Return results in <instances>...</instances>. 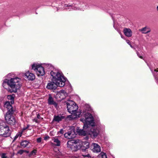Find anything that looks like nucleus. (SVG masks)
<instances>
[{
	"label": "nucleus",
	"instance_id": "37",
	"mask_svg": "<svg viewBox=\"0 0 158 158\" xmlns=\"http://www.w3.org/2000/svg\"><path fill=\"white\" fill-rule=\"evenodd\" d=\"M19 136L16 135L15 137L14 140H15Z\"/></svg>",
	"mask_w": 158,
	"mask_h": 158
},
{
	"label": "nucleus",
	"instance_id": "41",
	"mask_svg": "<svg viewBox=\"0 0 158 158\" xmlns=\"http://www.w3.org/2000/svg\"><path fill=\"white\" fill-rule=\"evenodd\" d=\"M129 45H130V47L132 48H133V46L131 45V44H129Z\"/></svg>",
	"mask_w": 158,
	"mask_h": 158
},
{
	"label": "nucleus",
	"instance_id": "5",
	"mask_svg": "<svg viewBox=\"0 0 158 158\" xmlns=\"http://www.w3.org/2000/svg\"><path fill=\"white\" fill-rule=\"evenodd\" d=\"M67 109L68 112L77 117V111L78 109V106L72 101H69L66 103Z\"/></svg>",
	"mask_w": 158,
	"mask_h": 158
},
{
	"label": "nucleus",
	"instance_id": "8",
	"mask_svg": "<svg viewBox=\"0 0 158 158\" xmlns=\"http://www.w3.org/2000/svg\"><path fill=\"white\" fill-rule=\"evenodd\" d=\"M81 142V141L79 140H70L68 141L67 146L68 148H70L72 150L74 151L76 150L78 145V143Z\"/></svg>",
	"mask_w": 158,
	"mask_h": 158
},
{
	"label": "nucleus",
	"instance_id": "2",
	"mask_svg": "<svg viewBox=\"0 0 158 158\" xmlns=\"http://www.w3.org/2000/svg\"><path fill=\"white\" fill-rule=\"evenodd\" d=\"M4 107L7 109V112L5 115V118L6 122L11 125H14L16 122L14 117L12 115L14 110L12 106L9 102H6L4 104Z\"/></svg>",
	"mask_w": 158,
	"mask_h": 158
},
{
	"label": "nucleus",
	"instance_id": "47",
	"mask_svg": "<svg viewBox=\"0 0 158 158\" xmlns=\"http://www.w3.org/2000/svg\"><path fill=\"white\" fill-rule=\"evenodd\" d=\"M156 72H158V71H156Z\"/></svg>",
	"mask_w": 158,
	"mask_h": 158
},
{
	"label": "nucleus",
	"instance_id": "9",
	"mask_svg": "<svg viewBox=\"0 0 158 158\" xmlns=\"http://www.w3.org/2000/svg\"><path fill=\"white\" fill-rule=\"evenodd\" d=\"M90 130V131H88V135H90L91 136L96 137L98 135L99 131L98 129L96 128L94 126L90 127L89 129H87V130Z\"/></svg>",
	"mask_w": 158,
	"mask_h": 158
},
{
	"label": "nucleus",
	"instance_id": "16",
	"mask_svg": "<svg viewBox=\"0 0 158 158\" xmlns=\"http://www.w3.org/2000/svg\"><path fill=\"white\" fill-rule=\"evenodd\" d=\"M87 129H78L77 130V132L79 134V135H81L85 136L86 135H88V131H85V130Z\"/></svg>",
	"mask_w": 158,
	"mask_h": 158
},
{
	"label": "nucleus",
	"instance_id": "1",
	"mask_svg": "<svg viewBox=\"0 0 158 158\" xmlns=\"http://www.w3.org/2000/svg\"><path fill=\"white\" fill-rule=\"evenodd\" d=\"M50 73L51 81L50 82V89H55L58 86L62 87L65 85V79L62 74L57 71L50 64Z\"/></svg>",
	"mask_w": 158,
	"mask_h": 158
},
{
	"label": "nucleus",
	"instance_id": "15",
	"mask_svg": "<svg viewBox=\"0 0 158 158\" xmlns=\"http://www.w3.org/2000/svg\"><path fill=\"white\" fill-rule=\"evenodd\" d=\"M125 35L127 37H130L132 35V32L129 28H125L123 30Z\"/></svg>",
	"mask_w": 158,
	"mask_h": 158
},
{
	"label": "nucleus",
	"instance_id": "28",
	"mask_svg": "<svg viewBox=\"0 0 158 158\" xmlns=\"http://www.w3.org/2000/svg\"><path fill=\"white\" fill-rule=\"evenodd\" d=\"M8 80L7 79H6V80L5 81H4L3 82V83H2V86L4 88H5V84H6L7 83V82H6V81H7L6 80Z\"/></svg>",
	"mask_w": 158,
	"mask_h": 158
},
{
	"label": "nucleus",
	"instance_id": "21",
	"mask_svg": "<svg viewBox=\"0 0 158 158\" xmlns=\"http://www.w3.org/2000/svg\"><path fill=\"white\" fill-rule=\"evenodd\" d=\"M50 105L52 104L56 108L57 106V104L54 102L53 101L52 98V97L50 96Z\"/></svg>",
	"mask_w": 158,
	"mask_h": 158
},
{
	"label": "nucleus",
	"instance_id": "42",
	"mask_svg": "<svg viewBox=\"0 0 158 158\" xmlns=\"http://www.w3.org/2000/svg\"><path fill=\"white\" fill-rule=\"evenodd\" d=\"M25 152H26L27 153H28L29 152H28V151H27L25 150Z\"/></svg>",
	"mask_w": 158,
	"mask_h": 158
},
{
	"label": "nucleus",
	"instance_id": "33",
	"mask_svg": "<svg viewBox=\"0 0 158 158\" xmlns=\"http://www.w3.org/2000/svg\"><path fill=\"white\" fill-rule=\"evenodd\" d=\"M137 56L140 58L143 59V57L142 56H141L139 55V53L138 52H137Z\"/></svg>",
	"mask_w": 158,
	"mask_h": 158
},
{
	"label": "nucleus",
	"instance_id": "36",
	"mask_svg": "<svg viewBox=\"0 0 158 158\" xmlns=\"http://www.w3.org/2000/svg\"><path fill=\"white\" fill-rule=\"evenodd\" d=\"M37 118L38 119H40V116L39 114H37Z\"/></svg>",
	"mask_w": 158,
	"mask_h": 158
},
{
	"label": "nucleus",
	"instance_id": "30",
	"mask_svg": "<svg viewBox=\"0 0 158 158\" xmlns=\"http://www.w3.org/2000/svg\"><path fill=\"white\" fill-rule=\"evenodd\" d=\"M82 156H83V157H90V156L89 154H87V155L82 154Z\"/></svg>",
	"mask_w": 158,
	"mask_h": 158
},
{
	"label": "nucleus",
	"instance_id": "3",
	"mask_svg": "<svg viewBox=\"0 0 158 158\" xmlns=\"http://www.w3.org/2000/svg\"><path fill=\"white\" fill-rule=\"evenodd\" d=\"M7 84L10 87L8 91L10 93H16L21 86L20 79L17 77L11 78L10 80H6Z\"/></svg>",
	"mask_w": 158,
	"mask_h": 158
},
{
	"label": "nucleus",
	"instance_id": "22",
	"mask_svg": "<svg viewBox=\"0 0 158 158\" xmlns=\"http://www.w3.org/2000/svg\"><path fill=\"white\" fill-rule=\"evenodd\" d=\"M86 146L85 147V148H82L81 149V150L83 152H86L89 147V143L88 142H86Z\"/></svg>",
	"mask_w": 158,
	"mask_h": 158
},
{
	"label": "nucleus",
	"instance_id": "43",
	"mask_svg": "<svg viewBox=\"0 0 158 158\" xmlns=\"http://www.w3.org/2000/svg\"><path fill=\"white\" fill-rule=\"evenodd\" d=\"M85 138H86V139H88V137L87 136H86V137Z\"/></svg>",
	"mask_w": 158,
	"mask_h": 158
},
{
	"label": "nucleus",
	"instance_id": "39",
	"mask_svg": "<svg viewBox=\"0 0 158 158\" xmlns=\"http://www.w3.org/2000/svg\"><path fill=\"white\" fill-rule=\"evenodd\" d=\"M48 103L49 104V97L48 98Z\"/></svg>",
	"mask_w": 158,
	"mask_h": 158
},
{
	"label": "nucleus",
	"instance_id": "32",
	"mask_svg": "<svg viewBox=\"0 0 158 158\" xmlns=\"http://www.w3.org/2000/svg\"><path fill=\"white\" fill-rule=\"evenodd\" d=\"M1 158H7V157L6 156V154L3 153L1 156Z\"/></svg>",
	"mask_w": 158,
	"mask_h": 158
},
{
	"label": "nucleus",
	"instance_id": "25",
	"mask_svg": "<svg viewBox=\"0 0 158 158\" xmlns=\"http://www.w3.org/2000/svg\"><path fill=\"white\" fill-rule=\"evenodd\" d=\"M32 120L33 121L35 122H36V123H39L40 122V121H39V119L37 118H35Z\"/></svg>",
	"mask_w": 158,
	"mask_h": 158
},
{
	"label": "nucleus",
	"instance_id": "31",
	"mask_svg": "<svg viewBox=\"0 0 158 158\" xmlns=\"http://www.w3.org/2000/svg\"><path fill=\"white\" fill-rule=\"evenodd\" d=\"M29 127V126L28 125H27V127H24L23 129L21 130L22 131H23H23L26 130Z\"/></svg>",
	"mask_w": 158,
	"mask_h": 158
},
{
	"label": "nucleus",
	"instance_id": "29",
	"mask_svg": "<svg viewBox=\"0 0 158 158\" xmlns=\"http://www.w3.org/2000/svg\"><path fill=\"white\" fill-rule=\"evenodd\" d=\"M49 137L48 136H46L44 137V139L45 140H47L49 139Z\"/></svg>",
	"mask_w": 158,
	"mask_h": 158
},
{
	"label": "nucleus",
	"instance_id": "12",
	"mask_svg": "<svg viewBox=\"0 0 158 158\" xmlns=\"http://www.w3.org/2000/svg\"><path fill=\"white\" fill-rule=\"evenodd\" d=\"M92 150L94 152H98L101 151V148L99 146L95 143H93L91 146Z\"/></svg>",
	"mask_w": 158,
	"mask_h": 158
},
{
	"label": "nucleus",
	"instance_id": "45",
	"mask_svg": "<svg viewBox=\"0 0 158 158\" xmlns=\"http://www.w3.org/2000/svg\"><path fill=\"white\" fill-rule=\"evenodd\" d=\"M73 9H74V10H77V8H76V7H75V8H74Z\"/></svg>",
	"mask_w": 158,
	"mask_h": 158
},
{
	"label": "nucleus",
	"instance_id": "7",
	"mask_svg": "<svg viewBox=\"0 0 158 158\" xmlns=\"http://www.w3.org/2000/svg\"><path fill=\"white\" fill-rule=\"evenodd\" d=\"M32 69L35 71L38 76H43L45 74L44 67L39 64L34 63L32 65Z\"/></svg>",
	"mask_w": 158,
	"mask_h": 158
},
{
	"label": "nucleus",
	"instance_id": "20",
	"mask_svg": "<svg viewBox=\"0 0 158 158\" xmlns=\"http://www.w3.org/2000/svg\"><path fill=\"white\" fill-rule=\"evenodd\" d=\"M99 158H107V156L105 153L102 152L98 155Z\"/></svg>",
	"mask_w": 158,
	"mask_h": 158
},
{
	"label": "nucleus",
	"instance_id": "26",
	"mask_svg": "<svg viewBox=\"0 0 158 158\" xmlns=\"http://www.w3.org/2000/svg\"><path fill=\"white\" fill-rule=\"evenodd\" d=\"M23 133V131H20V132L18 133L17 134V135L19 136V137H21L22 135V134Z\"/></svg>",
	"mask_w": 158,
	"mask_h": 158
},
{
	"label": "nucleus",
	"instance_id": "40",
	"mask_svg": "<svg viewBox=\"0 0 158 158\" xmlns=\"http://www.w3.org/2000/svg\"><path fill=\"white\" fill-rule=\"evenodd\" d=\"M85 142H83V144H82V145H83V147H85L84 146V145H85Z\"/></svg>",
	"mask_w": 158,
	"mask_h": 158
},
{
	"label": "nucleus",
	"instance_id": "11",
	"mask_svg": "<svg viewBox=\"0 0 158 158\" xmlns=\"http://www.w3.org/2000/svg\"><path fill=\"white\" fill-rule=\"evenodd\" d=\"M67 95V92L63 90H61L57 93L56 94V97H59L60 99H63Z\"/></svg>",
	"mask_w": 158,
	"mask_h": 158
},
{
	"label": "nucleus",
	"instance_id": "34",
	"mask_svg": "<svg viewBox=\"0 0 158 158\" xmlns=\"http://www.w3.org/2000/svg\"><path fill=\"white\" fill-rule=\"evenodd\" d=\"M46 87L47 89H49V83H48Z\"/></svg>",
	"mask_w": 158,
	"mask_h": 158
},
{
	"label": "nucleus",
	"instance_id": "27",
	"mask_svg": "<svg viewBox=\"0 0 158 158\" xmlns=\"http://www.w3.org/2000/svg\"><path fill=\"white\" fill-rule=\"evenodd\" d=\"M42 138L41 137H39L37 139V142L38 143H40L42 141Z\"/></svg>",
	"mask_w": 158,
	"mask_h": 158
},
{
	"label": "nucleus",
	"instance_id": "17",
	"mask_svg": "<svg viewBox=\"0 0 158 158\" xmlns=\"http://www.w3.org/2000/svg\"><path fill=\"white\" fill-rule=\"evenodd\" d=\"M64 118V117L62 115H57L54 116L53 120L59 122Z\"/></svg>",
	"mask_w": 158,
	"mask_h": 158
},
{
	"label": "nucleus",
	"instance_id": "19",
	"mask_svg": "<svg viewBox=\"0 0 158 158\" xmlns=\"http://www.w3.org/2000/svg\"><path fill=\"white\" fill-rule=\"evenodd\" d=\"M52 140L55 145L59 146L60 145V141L57 139L54 138L52 139Z\"/></svg>",
	"mask_w": 158,
	"mask_h": 158
},
{
	"label": "nucleus",
	"instance_id": "23",
	"mask_svg": "<svg viewBox=\"0 0 158 158\" xmlns=\"http://www.w3.org/2000/svg\"><path fill=\"white\" fill-rule=\"evenodd\" d=\"M36 152H37V151L36 150H35V149L33 150L29 154L30 156L35 155V154L36 153Z\"/></svg>",
	"mask_w": 158,
	"mask_h": 158
},
{
	"label": "nucleus",
	"instance_id": "35",
	"mask_svg": "<svg viewBox=\"0 0 158 158\" xmlns=\"http://www.w3.org/2000/svg\"><path fill=\"white\" fill-rule=\"evenodd\" d=\"M60 132L61 134H63L64 132L63 130L62 129H61L60 130Z\"/></svg>",
	"mask_w": 158,
	"mask_h": 158
},
{
	"label": "nucleus",
	"instance_id": "14",
	"mask_svg": "<svg viewBox=\"0 0 158 158\" xmlns=\"http://www.w3.org/2000/svg\"><path fill=\"white\" fill-rule=\"evenodd\" d=\"M139 31L143 34H146L150 32L151 31V30L149 27L146 26L140 29Z\"/></svg>",
	"mask_w": 158,
	"mask_h": 158
},
{
	"label": "nucleus",
	"instance_id": "24",
	"mask_svg": "<svg viewBox=\"0 0 158 158\" xmlns=\"http://www.w3.org/2000/svg\"><path fill=\"white\" fill-rule=\"evenodd\" d=\"M25 150H20L18 152V153L20 154V155H22L23 154L24 152H25Z\"/></svg>",
	"mask_w": 158,
	"mask_h": 158
},
{
	"label": "nucleus",
	"instance_id": "38",
	"mask_svg": "<svg viewBox=\"0 0 158 158\" xmlns=\"http://www.w3.org/2000/svg\"><path fill=\"white\" fill-rule=\"evenodd\" d=\"M127 43L129 44H131L129 40H126Z\"/></svg>",
	"mask_w": 158,
	"mask_h": 158
},
{
	"label": "nucleus",
	"instance_id": "6",
	"mask_svg": "<svg viewBox=\"0 0 158 158\" xmlns=\"http://www.w3.org/2000/svg\"><path fill=\"white\" fill-rule=\"evenodd\" d=\"M5 124L4 122L0 123V136L7 137L10 135L11 131L9 127Z\"/></svg>",
	"mask_w": 158,
	"mask_h": 158
},
{
	"label": "nucleus",
	"instance_id": "44",
	"mask_svg": "<svg viewBox=\"0 0 158 158\" xmlns=\"http://www.w3.org/2000/svg\"><path fill=\"white\" fill-rule=\"evenodd\" d=\"M156 10L158 11V6L156 7Z\"/></svg>",
	"mask_w": 158,
	"mask_h": 158
},
{
	"label": "nucleus",
	"instance_id": "46",
	"mask_svg": "<svg viewBox=\"0 0 158 158\" xmlns=\"http://www.w3.org/2000/svg\"><path fill=\"white\" fill-rule=\"evenodd\" d=\"M154 71H155V72H156V69H155L154 70Z\"/></svg>",
	"mask_w": 158,
	"mask_h": 158
},
{
	"label": "nucleus",
	"instance_id": "10",
	"mask_svg": "<svg viewBox=\"0 0 158 158\" xmlns=\"http://www.w3.org/2000/svg\"><path fill=\"white\" fill-rule=\"evenodd\" d=\"M70 131L65 133L64 134V136L65 138L68 139H70L74 138L75 137V131L74 128L71 127L70 129Z\"/></svg>",
	"mask_w": 158,
	"mask_h": 158
},
{
	"label": "nucleus",
	"instance_id": "13",
	"mask_svg": "<svg viewBox=\"0 0 158 158\" xmlns=\"http://www.w3.org/2000/svg\"><path fill=\"white\" fill-rule=\"evenodd\" d=\"M25 76L28 80L30 81H33L35 79V75L33 73H30L29 71L25 73Z\"/></svg>",
	"mask_w": 158,
	"mask_h": 158
},
{
	"label": "nucleus",
	"instance_id": "4",
	"mask_svg": "<svg viewBox=\"0 0 158 158\" xmlns=\"http://www.w3.org/2000/svg\"><path fill=\"white\" fill-rule=\"evenodd\" d=\"M85 118H81L80 120L84 123L83 128L84 129H89L90 127L94 126V118L91 114L86 113L85 114Z\"/></svg>",
	"mask_w": 158,
	"mask_h": 158
},
{
	"label": "nucleus",
	"instance_id": "18",
	"mask_svg": "<svg viewBox=\"0 0 158 158\" xmlns=\"http://www.w3.org/2000/svg\"><path fill=\"white\" fill-rule=\"evenodd\" d=\"M29 143V142L27 140H23L20 143V145L22 147L25 148L28 145Z\"/></svg>",
	"mask_w": 158,
	"mask_h": 158
}]
</instances>
